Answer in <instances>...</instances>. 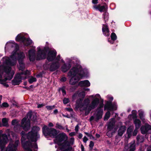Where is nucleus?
Listing matches in <instances>:
<instances>
[{
  "label": "nucleus",
  "mask_w": 151,
  "mask_h": 151,
  "mask_svg": "<svg viewBox=\"0 0 151 151\" xmlns=\"http://www.w3.org/2000/svg\"><path fill=\"white\" fill-rule=\"evenodd\" d=\"M14 47V50L11 55L10 58L4 57L2 58L3 65L0 66V82L6 87H9V85L6 83V81L11 80L14 74V69L11 67L16 65L17 58L19 64V70L22 71L24 68V65L22 61L25 57L24 54L22 52H19L18 46L14 41L7 42L5 47Z\"/></svg>",
  "instance_id": "1"
},
{
  "label": "nucleus",
  "mask_w": 151,
  "mask_h": 151,
  "mask_svg": "<svg viewBox=\"0 0 151 151\" xmlns=\"http://www.w3.org/2000/svg\"><path fill=\"white\" fill-rule=\"evenodd\" d=\"M43 134L46 137L49 136L50 137L55 138L54 141L55 143L59 145V148L57 149V151H71L72 148L71 145L74 142V139L71 138L70 142H63L64 140L66 139L67 137L64 133L57 135L58 132L54 128H49L47 126L45 125L42 128Z\"/></svg>",
  "instance_id": "2"
},
{
  "label": "nucleus",
  "mask_w": 151,
  "mask_h": 151,
  "mask_svg": "<svg viewBox=\"0 0 151 151\" xmlns=\"http://www.w3.org/2000/svg\"><path fill=\"white\" fill-rule=\"evenodd\" d=\"M40 130L39 127L35 126L32 128V131L27 134H26L23 131L21 132L22 144L26 151H32L31 148H37V145L35 142L39 138L38 132Z\"/></svg>",
  "instance_id": "3"
},
{
  "label": "nucleus",
  "mask_w": 151,
  "mask_h": 151,
  "mask_svg": "<svg viewBox=\"0 0 151 151\" xmlns=\"http://www.w3.org/2000/svg\"><path fill=\"white\" fill-rule=\"evenodd\" d=\"M89 97L93 98L91 104H89L90 100L89 99H86L80 108L81 110H83L85 111L86 115H87L92 109L95 108L99 104L101 96L99 94H97L95 95L90 96Z\"/></svg>",
  "instance_id": "4"
},
{
  "label": "nucleus",
  "mask_w": 151,
  "mask_h": 151,
  "mask_svg": "<svg viewBox=\"0 0 151 151\" xmlns=\"http://www.w3.org/2000/svg\"><path fill=\"white\" fill-rule=\"evenodd\" d=\"M27 117L23 118L22 120L21 126L19 124L18 120L15 119L12 121V124L14 126V129L17 132H19L21 131V128L22 127L23 129L27 131L29 129L30 127V120L32 116L31 112H29Z\"/></svg>",
  "instance_id": "5"
},
{
  "label": "nucleus",
  "mask_w": 151,
  "mask_h": 151,
  "mask_svg": "<svg viewBox=\"0 0 151 151\" xmlns=\"http://www.w3.org/2000/svg\"><path fill=\"white\" fill-rule=\"evenodd\" d=\"M2 131H0V147L1 151H15L17 150L19 141H16L14 144H11L10 143L6 149L4 148L5 145L7 143L8 139L7 136L5 134H2Z\"/></svg>",
  "instance_id": "6"
},
{
  "label": "nucleus",
  "mask_w": 151,
  "mask_h": 151,
  "mask_svg": "<svg viewBox=\"0 0 151 151\" xmlns=\"http://www.w3.org/2000/svg\"><path fill=\"white\" fill-rule=\"evenodd\" d=\"M37 57H35V50L33 49L30 50L29 52V56L30 60L33 61L35 59L37 60L44 59L46 58V54L47 52L46 48L41 50L40 47L37 48Z\"/></svg>",
  "instance_id": "7"
},
{
  "label": "nucleus",
  "mask_w": 151,
  "mask_h": 151,
  "mask_svg": "<svg viewBox=\"0 0 151 151\" xmlns=\"http://www.w3.org/2000/svg\"><path fill=\"white\" fill-rule=\"evenodd\" d=\"M79 64V61L78 59H76V81L82 79L88 73L87 70L82 69Z\"/></svg>",
  "instance_id": "8"
},
{
  "label": "nucleus",
  "mask_w": 151,
  "mask_h": 151,
  "mask_svg": "<svg viewBox=\"0 0 151 151\" xmlns=\"http://www.w3.org/2000/svg\"><path fill=\"white\" fill-rule=\"evenodd\" d=\"M54 61L55 62L50 65V70L52 71L58 69L60 67V63H63V60L62 59L60 60V57L59 55H58L55 59Z\"/></svg>",
  "instance_id": "9"
},
{
  "label": "nucleus",
  "mask_w": 151,
  "mask_h": 151,
  "mask_svg": "<svg viewBox=\"0 0 151 151\" xmlns=\"http://www.w3.org/2000/svg\"><path fill=\"white\" fill-rule=\"evenodd\" d=\"M16 41L22 42L25 45H28L32 43V41L29 38L25 39L23 34H19L16 38Z\"/></svg>",
  "instance_id": "10"
},
{
  "label": "nucleus",
  "mask_w": 151,
  "mask_h": 151,
  "mask_svg": "<svg viewBox=\"0 0 151 151\" xmlns=\"http://www.w3.org/2000/svg\"><path fill=\"white\" fill-rule=\"evenodd\" d=\"M104 106L103 102H102L100 103L99 106L97 109V111L95 115V120L96 121H98V120L101 119L103 115V109H101Z\"/></svg>",
  "instance_id": "11"
},
{
  "label": "nucleus",
  "mask_w": 151,
  "mask_h": 151,
  "mask_svg": "<svg viewBox=\"0 0 151 151\" xmlns=\"http://www.w3.org/2000/svg\"><path fill=\"white\" fill-rule=\"evenodd\" d=\"M23 73L17 74L14 79L12 81L13 84L14 85H19L21 80L24 78L23 76Z\"/></svg>",
  "instance_id": "12"
},
{
  "label": "nucleus",
  "mask_w": 151,
  "mask_h": 151,
  "mask_svg": "<svg viewBox=\"0 0 151 151\" xmlns=\"http://www.w3.org/2000/svg\"><path fill=\"white\" fill-rule=\"evenodd\" d=\"M141 131L143 134L150 133L151 132V126L147 124L142 126L141 128Z\"/></svg>",
  "instance_id": "13"
},
{
  "label": "nucleus",
  "mask_w": 151,
  "mask_h": 151,
  "mask_svg": "<svg viewBox=\"0 0 151 151\" xmlns=\"http://www.w3.org/2000/svg\"><path fill=\"white\" fill-rule=\"evenodd\" d=\"M115 120L114 118H111L108 124L107 129L108 132L107 133V135L109 137H110L111 136V135H110L109 134V132L111 131L113 128L115 124Z\"/></svg>",
  "instance_id": "14"
},
{
  "label": "nucleus",
  "mask_w": 151,
  "mask_h": 151,
  "mask_svg": "<svg viewBox=\"0 0 151 151\" xmlns=\"http://www.w3.org/2000/svg\"><path fill=\"white\" fill-rule=\"evenodd\" d=\"M135 149V145L134 141L126 145L124 151H134Z\"/></svg>",
  "instance_id": "15"
},
{
  "label": "nucleus",
  "mask_w": 151,
  "mask_h": 151,
  "mask_svg": "<svg viewBox=\"0 0 151 151\" xmlns=\"http://www.w3.org/2000/svg\"><path fill=\"white\" fill-rule=\"evenodd\" d=\"M56 52L55 50L50 51L47 58V60L49 61H51L53 60L56 55Z\"/></svg>",
  "instance_id": "16"
},
{
  "label": "nucleus",
  "mask_w": 151,
  "mask_h": 151,
  "mask_svg": "<svg viewBox=\"0 0 151 151\" xmlns=\"http://www.w3.org/2000/svg\"><path fill=\"white\" fill-rule=\"evenodd\" d=\"M116 105H113L111 102H107L104 106V110L107 109L109 110H116Z\"/></svg>",
  "instance_id": "17"
},
{
  "label": "nucleus",
  "mask_w": 151,
  "mask_h": 151,
  "mask_svg": "<svg viewBox=\"0 0 151 151\" xmlns=\"http://www.w3.org/2000/svg\"><path fill=\"white\" fill-rule=\"evenodd\" d=\"M102 30L104 34L106 36L109 35L110 34L109 30L106 24H103V25Z\"/></svg>",
  "instance_id": "18"
},
{
  "label": "nucleus",
  "mask_w": 151,
  "mask_h": 151,
  "mask_svg": "<svg viewBox=\"0 0 151 151\" xmlns=\"http://www.w3.org/2000/svg\"><path fill=\"white\" fill-rule=\"evenodd\" d=\"M78 85L81 87H89L90 86V83L88 80H86L80 82Z\"/></svg>",
  "instance_id": "19"
},
{
  "label": "nucleus",
  "mask_w": 151,
  "mask_h": 151,
  "mask_svg": "<svg viewBox=\"0 0 151 151\" xmlns=\"http://www.w3.org/2000/svg\"><path fill=\"white\" fill-rule=\"evenodd\" d=\"M93 7L95 9L98 10L101 12H105L107 10V8L106 6H101L100 5H99L98 6H93Z\"/></svg>",
  "instance_id": "20"
},
{
  "label": "nucleus",
  "mask_w": 151,
  "mask_h": 151,
  "mask_svg": "<svg viewBox=\"0 0 151 151\" xmlns=\"http://www.w3.org/2000/svg\"><path fill=\"white\" fill-rule=\"evenodd\" d=\"M69 78L76 77V68L73 67L71 68L68 73Z\"/></svg>",
  "instance_id": "21"
},
{
  "label": "nucleus",
  "mask_w": 151,
  "mask_h": 151,
  "mask_svg": "<svg viewBox=\"0 0 151 151\" xmlns=\"http://www.w3.org/2000/svg\"><path fill=\"white\" fill-rule=\"evenodd\" d=\"M126 127L125 126L121 127L118 132V134L120 136H122L126 130Z\"/></svg>",
  "instance_id": "22"
},
{
  "label": "nucleus",
  "mask_w": 151,
  "mask_h": 151,
  "mask_svg": "<svg viewBox=\"0 0 151 151\" xmlns=\"http://www.w3.org/2000/svg\"><path fill=\"white\" fill-rule=\"evenodd\" d=\"M134 123L136 128L139 129L141 125V121L139 119L137 118L133 119Z\"/></svg>",
  "instance_id": "23"
},
{
  "label": "nucleus",
  "mask_w": 151,
  "mask_h": 151,
  "mask_svg": "<svg viewBox=\"0 0 151 151\" xmlns=\"http://www.w3.org/2000/svg\"><path fill=\"white\" fill-rule=\"evenodd\" d=\"M111 40L109 39L108 40V42L111 44H113L114 41L116 40L117 38V37L115 34L114 32L112 33L111 35Z\"/></svg>",
  "instance_id": "24"
},
{
  "label": "nucleus",
  "mask_w": 151,
  "mask_h": 151,
  "mask_svg": "<svg viewBox=\"0 0 151 151\" xmlns=\"http://www.w3.org/2000/svg\"><path fill=\"white\" fill-rule=\"evenodd\" d=\"M134 129V127L133 126H131L129 127L127 129V133L128 134V137H130L131 135L132 132Z\"/></svg>",
  "instance_id": "25"
},
{
  "label": "nucleus",
  "mask_w": 151,
  "mask_h": 151,
  "mask_svg": "<svg viewBox=\"0 0 151 151\" xmlns=\"http://www.w3.org/2000/svg\"><path fill=\"white\" fill-rule=\"evenodd\" d=\"M70 78L69 83L70 85L74 86V89H75L76 84V77L69 78Z\"/></svg>",
  "instance_id": "26"
},
{
  "label": "nucleus",
  "mask_w": 151,
  "mask_h": 151,
  "mask_svg": "<svg viewBox=\"0 0 151 151\" xmlns=\"http://www.w3.org/2000/svg\"><path fill=\"white\" fill-rule=\"evenodd\" d=\"M70 66L69 65L68 66H67L65 64H64L62 68V71L64 72L67 71L70 68Z\"/></svg>",
  "instance_id": "27"
},
{
  "label": "nucleus",
  "mask_w": 151,
  "mask_h": 151,
  "mask_svg": "<svg viewBox=\"0 0 151 151\" xmlns=\"http://www.w3.org/2000/svg\"><path fill=\"white\" fill-rule=\"evenodd\" d=\"M132 117L133 119L137 118V111L133 110L132 111V114L129 115L128 116L129 118Z\"/></svg>",
  "instance_id": "28"
},
{
  "label": "nucleus",
  "mask_w": 151,
  "mask_h": 151,
  "mask_svg": "<svg viewBox=\"0 0 151 151\" xmlns=\"http://www.w3.org/2000/svg\"><path fill=\"white\" fill-rule=\"evenodd\" d=\"M137 139L138 143L142 142L144 141V137L141 136H137Z\"/></svg>",
  "instance_id": "29"
},
{
  "label": "nucleus",
  "mask_w": 151,
  "mask_h": 151,
  "mask_svg": "<svg viewBox=\"0 0 151 151\" xmlns=\"http://www.w3.org/2000/svg\"><path fill=\"white\" fill-rule=\"evenodd\" d=\"M8 119L6 118H4L2 119L3 125L4 126H6L8 125Z\"/></svg>",
  "instance_id": "30"
},
{
  "label": "nucleus",
  "mask_w": 151,
  "mask_h": 151,
  "mask_svg": "<svg viewBox=\"0 0 151 151\" xmlns=\"http://www.w3.org/2000/svg\"><path fill=\"white\" fill-rule=\"evenodd\" d=\"M110 113L109 111H107L105 114L104 116V120H107L110 117Z\"/></svg>",
  "instance_id": "31"
},
{
  "label": "nucleus",
  "mask_w": 151,
  "mask_h": 151,
  "mask_svg": "<svg viewBox=\"0 0 151 151\" xmlns=\"http://www.w3.org/2000/svg\"><path fill=\"white\" fill-rule=\"evenodd\" d=\"M139 116L141 119L143 121V119H144V112L142 111H139Z\"/></svg>",
  "instance_id": "32"
},
{
  "label": "nucleus",
  "mask_w": 151,
  "mask_h": 151,
  "mask_svg": "<svg viewBox=\"0 0 151 151\" xmlns=\"http://www.w3.org/2000/svg\"><path fill=\"white\" fill-rule=\"evenodd\" d=\"M103 17L104 20L106 22L108 20L109 18L108 13L107 12H105L103 14Z\"/></svg>",
  "instance_id": "33"
},
{
  "label": "nucleus",
  "mask_w": 151,
  "mask_h": 151,
  "mask_svg": "<svg viewBox=\"0 0 151 151\" xmlns=\"http://www.w3.org/2000/svg\"><path fill=\"white\" fill-rule=\"evenodd\" d=\"M79 96L82 99L81 100H82L85 96V93L84 91H82L79 93Z\"/></svg>",
  "instance_id": "34"
},
{
  "label": "nucleus",
  "mask_w": 151,
  "mask_h": 151,
  "mask_svg": "<svg viewBox=\"0 0 151 151\" xmlns=\"http://www.w3.org/2000/svg\"><path fill=\"white\" fill-rule=\"evenodd\" d=\"M55 105L52 106H46V108L47 109L49 110L54 109L55 108Z\"/></svg>",
  "instance_id": "35"
},
{
  "label": "nucleus",
  "mask_w": 151,
  "mask_h": 151,
  "mask_svg": "<svg viewBox=\"0 0 151 151\" xmlns=\"http://www.w3.org/2000/svg\"><path fill=\"white\" fill-rule=\"evenodd\" d=\"M36 81V79L35 78L32 77H31L29 80V81L30 83H31L34 82Z\"/></svg>",
  "instance_id": "36"
},
{
  "label": "nucleus",
  "mask_w": 151,
  "mask_h": 151,
  "mask_svg": "<svg viewBox=\"0 0 151 151\" xmlns=\"http://www.w3.org/2000/svg\"><path fill=\"white\" fill-rule=\"evenodd\" d=\"M85 133L88 137H90V138L91 139H94V137L91 134H89L87 132H85Z\"/></svg>",
  "instance_id": "37"
},
{
  "label": "nucleus",
  "mask_w": 151,
  "mask_h": 151,
  "mask_svg": "<svg viewBox=\"0 0 151 151\" xmlns=\"http://www.w3.org/2000/svg\"><path fill=\"white\" fill-rule=\"evenodd\" d=\"M56 127L59 129H64V128L58 123H57L56 125Z\"/></svg>",
  "instance_id": "38"
},
{
  "label": "nucleus",
  "mask_w": 151,
  "mask_h": 151,
  "mask_svg": "<svg viewBox=\"0 0 151 151\" xmlns=\"http://www.w3.org/2000/svg\"><path fill=\"white\" fill-rule=\"evenodd\" d=\"M63 103L64 104H66L69 102V100L68 98H64L63 100Z\"/></svg>",
  "instance_id": "39"
},
{
  "label": "nucleus",
  "mask_w": 151,
  "mask_h": 151,
  "mask_svg": "<svg viewBox=\"0 0 151 151\" xmlns=\"http://www.w3.org/2000/svg\"><path fill=\"white\" fill-rule=\"evenodd\" d=\"M1 106L3 107H7L9 106V105L7 103L4 102L2 104Z\"/></svg>",
  "instance_id": "40"
},
{
  "label": "nucleus",
  "mask_w": 151,
  "mask_h": 151,
  "mask_svg": "<svg viewBox=\"0 0 151 151\" xmlns=\"http://www.w3.org/2000/svg\"><path fill=\"white\" fill-rule=\"evenodd\" d=\"M59 91H62L63 94V96L66 94V92L64 89L63 88H60L59 89Z\"/></svg>",
  "instance_id": "41"
},
{
  "label": "nucleus",
  "mask_w": 151,
  "mask_h": 151,
  "mask_svg": "<svg viewBox=\"0 0 151 151\" xmlns=\"http://www.w3.org/2000/svg\"><path fill=\"white\" fill-rule=\"evenodd\" d=\"M94 146V143L92 141H91L90 142V144L89 145V146L91 148H92Z\"/></svg>",
  "instance_id": "42"
},
{
  "label": "nucleus",
  "mask_w": 151,
  "mask_h": 151,
  "mask_svg": "<svg viewBox=\"0 0 151 151\" xmlns=\"http://www.w3.org/2000/svg\"><path fill=\"white\" fill-rule=\"evenodd\" d=\"M138 129H136L135 128V129H134V130L133 133V136H135L137 135V132H138L137 130Z\"/></svg>",
  "instance_id": "43"
},
{
  "label": "nucleus",
  "mask_w": 151,
  "mask_h": 151,
  "mask_svg": "<svg viewBox=\"0 0 151 151\" xmlns=\"http://www.w3.org/2000/svg\"><path fill=\"white\" fill-rule=\"evenodd\" d=\"M65 110L69 112H72L73 111L72 109L70 108H66L65 109Z\"/></svg>",
  "instance_id": "44"
},
{
  "label": "nucleus",
  "mask_w": 151,
  "mask_h": 151,
  "mask_svg": "<svg viewBox=\"0 0 151 151\" xmlns=\"http://www.w3.org/2000/svg\"><path fill=\"white\" fill-rule=\"evenodd\" d=\"M88 139L87 138V137L86 136H84L83 138V142L85 143H86L87 142V141H88Z\"/></svg>",
  "instance_id": "45"
},
{
  "label": "nucleus",
  "mask_w": 151,
  "mask_h": 151,
  "mask_svg": "<svg viewBox=\"0 0 151 151\" xmlns=\"http://www.w3.org/2000/svg\"><path fill=\"white\" fill-rule=\"evenodd\" d=\"M77 137L79 139H81L83 137V135L82 134L79 133L78 134V135H77Z\"/></svg>",
  "instance_id": "46"
},
{
  "label": "nucleus",
  "mask_w": 151,
  "mask_h": 151,
  "mask_svg": "<svg viewBox=\"0 0 151 151\" xmlns=\"http://www.w3.org/2000/svg\"><path fill=\"white\" fill-rule=\"evenodd\" d=\"M66 80V78L65 77H63L60 80L61 81H65Z\"/></svg>",
  "instance_id": "47"
},
{
  "label": "nucleus",
  "mask_w": 151,
  "mask_h": 151,
  "mask_svg": "<svg viewBox=\"0 0 151 151\" xmlns=\"http://www.w3.org/2000/svg\"><path fill=\"white\" fill-rule=\"evenodd\" d=\"M92 3L93 4H96L98 3V0H92Z\"/></svg>",
  "instance_id": "48"
},
{
  "label": "nucleus",
  "mask_w": 151,
  "mask_h": 151,
  "mask_svg": "<svg viewBox=\"0 0 151 151\" xmlns=\"http://www.w3.org/2000/svg\"><path fill=\"white\" fill-rule=\"evenodd\" d=\"M44 105V104H39L37 106V108H41V107H42Z\"/></svg>",
  "instance_id": "49"
},
{
  "label": "nucleus",
  "mask_w": 151,
  "mask_h": 151,
  "mask_svg": "<svg viewBox=\"0 0 151 151\" xmlns=\"http://www.w3.org/2000/svg\"><path fill=\"white\" fill-rule=\"evenodd\" d=\"M94 119V117L93 116H91L90 118V122H91Z\"/></svg>",
  "instance_id": "50"
},
{
  "label": "nucleus",
  "mask_w": 151,
  "mask_h": 151,
  "mask_svg": "<svg viewBox=\"0 0 151 151\" xmlns=\"http://www.w3.org/2000/svg\"><path fill=\"white\" fill-rule=\"evenodd\" d=\"M75 134V133L74 132H71L69 134V135L71 136L74 135Z\"/></svg>",
  "instance_id": "51"
},
{
  "label": "nucleus",
  "mask_w": 151,
  "mask_h": 151,
  "mask_svg": "<svg viewBox=\"0 0 151 151\" xmlns=\"http://www.w3.org/2000/svg\"><path fill=\"white\" fill-rule=\"evenodd\" d=\"M81 151H84V147L82 145H81Z\"/></svg>",
  "instance_id": "52"
},
{
  "label": "nucleus",
  "mask_w": 151,
  "mask_h": 151,
  "mask_svg": "<svg viewBox=\"0 0 151 151\" xmlns=\"http://www.w3.org/2000/svg\"><path fill=\"white\" fill-rule=\"evenodd\" d=\"M48 126L49 127H52L53 126V125L52 123L50 122Z\"/></svg>",
  "instance_id": "53"
},
{
  "label": "nucleus",
  "mask_w": 151,
  "mask_h": 151,
  "mask_svg": "<svg viewBox=\"0 0 151 151\" xmlns=\"http://www.w3.org/2000/svg\"><path fill=\"white\" fill-rule=\"evenodd\" d=\"M58 112V110L57 109H56L54 111L53 113L54 114H56Z\"/></svg>",
  "instance_id": "54"
},
{
  "label": "nucleus",
  "mask_w": 151,
  "mask_h": 151,
  "mask_svg": "<svg viewBox=\"0 0 151 151\" xmlns=\"http://www.w3.org/2000/svg\"><path fill=\"white\" fill-rule=\"evenodd\" d=\"M96 137L97 138H99L100 137V135L98 134H96Z\"/></svg>",
  "instance_id": "55"
},
{
  "label": "nucleus",
  "mask_w": 151,
  "mask_h": 151,
  "mask_svg": "<svg viewBox=\"0 0 151 151\" xmlns=\"http://www.w3.org/2000/svg\"><path fill=\"white\" fill-rule=\"evenodd\" d=\"M76 132L78 131V125H77V126H76Z\"/></svg>",
  "instance_id": "56"
},
{
  "label": "nucleus",
  "mask_w": 151,
  "mask_h": 151,
  "mask_svg": "<svg viewBox=\"0 0 151 151\" xmlns=\"http://www.w3.org/2000/svg\"><path fill=\"white\" fill-rule=\"evenodd\" d=\"M72 98L73 99V100H75V94H74L73 96H72Z\"/></svg>",
  "instance_id": "57"
},
{
  "label": "nucleus",
  "mask_w": 151,
  "mask_h": 151,
  "mask_svg": "<svg viewBox=\"0 0 151 151\" xmlns=\"http://www.w3.org/2000/svg\"><path fill=\"white\" fill-rule=\"evenodd\" d=\"M147 151H151V146L148 149Z\"/></svg>",
  "instance_id": "58"
},
{
  "label": "nucleus",
  "mask_w": 151,
  "mask_h": 151,
  "mask_svg": "<svg viewBox=\"0 0 151 151\" xmlns=\"http://www.w3.org/2000/svg\"><path fill=\"white\" fill-rule=\"evenodd\" d=\"M85 91H90V89L89 88H86L84 89Z\"/></svg>",
  "instance_id": "59"
},
{
  "label": "nucleus",
  "mask_w": 151,
  "mask_h": 151,
  "mask_svg": "<svg viewBox=\"0 0 151 151\" xmlns=\"http://www.w3.org/2000/svg\"><path fill=\"white\" fill-rule=\"evenodd\" d=\"M29 73V71L28 70H27L26 71V72H25V73H24V74H26L28 73Z\"/></svg>",
  "instance_id": "60"
},
{
  "label": "nucleus",
  "mask_w": 151,
  "mask_h": 151,
  "mask_svg": "<svg viewBox=\"0 0 151 151\" xmlns=\"http://www.w3.org/2000/svg\"><path fill=\"white\" fill-rule=\"evenodd\" d=\"M11 134L12 136L13 137L14 136V133L12 132H11Z\"/></svg>",
  "instance_id": "61"
},
{
  "label": "nucleus",
  "mask_w": 151,
  "mask_h": 151,
  "mask_svg": "<svg viewBox=\"0 0 151 151\" xmlns=\"http://www.w3.org/2000/svg\"><path fill=\"white\" fill-rule=\"evenodd\" d=\"M113 99V98L112 97H111L110 98V99L111 100H112Z\"/></svg>",
  "instance_id": "62"
},
{
  "label": "nucleus",
  "mask_w": 151,
  "mask_h": 151,
  "mask_svg": "<svg viewBox=\"0 0 151 151\" xmlns=\"http://www.w3.org/2000/svg\"><path fill=\"white\" fill-rule=\"evenodd\" d=\"M2 96H1H1H0V98H1V99H2Z\"/></svg>",
  "instance_id": "63"
},
{
  "label": "nucleus",
  "mask_w": 151,
  "mask_h": 151,
  "mask_svg": "<svg viewBox=\"0 0 151 151\" xmlns=\"http://www.w3.org/2000/svg\"><path fill=\"white\" fill-rule=\"evenodd\" d=\"M63 116H64V117H67V116H65V115H64V114H63Z\"/></svg>",
  "instance_id": "64"
}]
</instances>
